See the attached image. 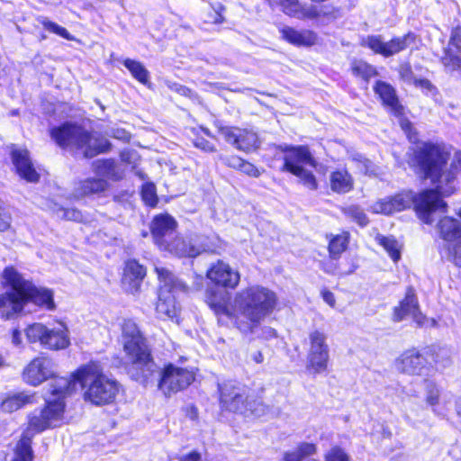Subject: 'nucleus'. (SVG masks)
Wrapping results in <instances>:
<instances>
[{"label": "nucleus", "mask_w": 461, "mask_h": 461, "mask_svg": "<svg viewBox=\"0 0 461 461\" xmlns=\"http://www.w3.org/2000/svg\"><path fill=\"white\" fill-rule=\"evenodd\" d=\"M281 39L297 48H311L319 41V36L313 30H297L292 26H283L279 29Z\"/></svg>", "instance_id": "26"}, {"label": "nucleus", "mask_w": 461, "mask_h": 461, "mask_svg": "<svg viewBox=\"0 0 461 461\" xmlns=\"http://www.w3.org/2000/svg\"><path fill=\"white\" fill-rule=\"evenodd\" d=\"M52 411H47L42 406L30 412L26 418V428L14 448V456L11 461H33L32 438L49 429L61 427Z\"/></svg>", "instance_id": "10"}, {"label": "nucleus", "mask_w": 461, "mask_h": 461, "mask_svg": "<svg viewBox=\"0 0 461 461\" xmlns=\"http://www.w3.org/2000/svg\"><path fill=\"white\" fill-rule=\"evenodd\" d=\"M5 365H6V363H5V355L3 354L2 350L0 349V368L5 366Z\"/></svg>", "instance_id": "62"}, {"label": "nucleus", "mask_w": 461, "mask_h": 461, "mask_svg": "<svg viewBox=\"0 0 461 461\" xmlns=\"http://www.w3.org/2000/svg\"><path fill=\"white\" fill-rule=\"evenodd\" d=\"M439 60L446 71L461 72V22L458 21L451 27L447 43L443 48Z\"/></svg>", "instance_id": "18"}, {"label": "nucleus", "mask_w": 461, "mask_h": 461, "mask_svg": "<svg viewBox=\"0 0 461 461\" xmlns=\"http://www.w3.org/2000/svg\"><path fill=\"white\" fill-rule=\"evenodd\" d=\"M135 152L131 149H123L120 152L119 158L121 161L127 165H134L135 160L133 159Z\"/></svg>", "instance_id": "56"}, {"label": "nucleus", "mask_w": 461, "mask_h": 461, "mask_svg": "<svg viewBox=\"0 0 461 461\" xmlns=\"http://www.w3.org/2000/svg\"><path fill=\"white\" fill-rule=\"evenodd\" d=\"M147 273V267L137 258H127L123 262L121 274L120 283L122 287L127 294H139Z\"/></svg>", "instance_id": "20"}, {"label": "nucleus", "mask_w": 461, "mask_h": 461, "mask_svg": "<svg viewBox=\"0 0 461 461\" xmlns=\"http://www.w3.org/2000/svg\"><path fill=\"white\" fill-rule=\"evenodd\" d=\"M209 10L206 14V23L213 25H219L225 23L226 7L220 0H210Z\"/></svg>", "instance_id": "43"}, {"label": "nucleus", "mask_w": 461, "mask_h": 461, "mask_svg": "<svg viewBox=\"0 0 461 461\" xmlns=\"http://www.w3.org/2000/svg\"><path fill=\"white\" fill-rule=\"evenodd\" d=\"M49 134L55 144L64 150L81 153L86 159L112 150L111 141L104 136H94L91 131L74 122H64L49 130Z\"/></svg>", "instance_id": "5"}, {"label": "nucleus", "mask_w": 461, "mask_h": 461, "mask_svg": "<svg viewBox=\"0 0 461 461\" xmlns=\"http://www.w3.org/2000/svg\"><path fill=\"white\" fill-rule=\"evenodd\" d=\"M350 72L355 78L360 79L366 84L378 76L377 68L361 59H354L350 62Z\"/></svg>", "instance_id": "38"}, {"label": "nucleus", "mask_w": 461, "mask_h": 461, "mask_svg": "<svg viewBox=\"0 0 461 461\" xmlns=\"http://www.w3.org/2000/svg\"><path fill=\"white\" fill-rule=\"evenodd\" d=\"M54 362L51 357L47 355L41 354L33 357L23 368L22 372L23 381L28 385L36 387L45 381L53 379L54 381L50 384V393L51 385L60 378L55 374L53 370Z\"/></svg>", "instance_id": "16"}, {"label": "nucleus", "mask_w": 461, "mask_h": 461, "mask_svg": "<svg viewBox=\"0 0 461 461\" xmlns=\"http://www.w3.org/2000/svg\"><path fill=\"white\" fill-rule=\"evenodd\" d=\"M286 15L299 20H321L328 23L341 17L342 12L340 8L333 5H322L320 8L306 7L300 5L297 0L296 5L288 9Z\"/></svg>", "instance_id": "23"}, {"label": "nucleus", "mask_w": 461, "mask_h": 461, "mask_svg": "<svg viewBox=\"0 0 461 461\" xmlns=\"http://www.w3.org/2000/svg\"><path fill=\"white\" fill-rule=\"evenodd\" d=\"M28 336L50 350L67 348L70 340L66 330L50 329L42 323H33L28 330Z\"/></svg>", "instance_id": "17"}, {"label": "nucleus", "mask_w": 461, "mask_h": 461, "mask_svg": "<svg viewBox=\"0 0 461 461\" xmlns=\"http://www.w3.org/2000/svg\"><path fill=\"white\" fill-rule=\"evenodd\" d=\"M122 64L138 82L142 85L149 84V73L141 62L131 59H125Z\"/></svg>", "instance_id": "42"}, {"label": "nucleus", "mask_w": 461, "mask_h": 461, "mask_svg": "<svg viewBox=\"0 0 461 461\" xmlns=\"http://www.w3.org/2000/svg\"><path fill=\"white\" fill-rule=\"evenodd\" d=\"M328 242V260L320 264L321 269L330 276L345 277L356 272L358 268V260L357 256H347L342 258V254L349 247L351 235L347 230H342L339 233H328L325 235Z\"/></svg>", "instance_id": "8"}, {"label": "nucleus", "mask_w": 461, "mask_h": 461, "mask_svg": "<svg viewBox=\"0 0 461 461\" xmlns=\"http://www.w3.org/2000/svg\"><path fill=\"white\" fill-rule=\"evenodd\" d=\"M158 279L159 281V293L175 295L177 293H187L189 286L187 284L175 276V275L166 267H156Z\"/></svg>", "instance_id": "28"}, {"label": "nucleus", "mask_w": 461, "mask_h": 461, "mask_svg": "<svg viewBox=\"0 0 461 461\" xmlns=\"http://www.w3.org/2000/svg\"><path fill=\"white\" fill-rule=\"evenodd\" d=\"M42 27L48 32L57 34L59 37L68 40L73 41L74 37L69 33V32L65 28L58 24L57 23L50 21L47 18H44L40 21Z\"/></svg>", "instance_id": "48"}, {"label": "nucleus", "mask_w": 461, "mask_h": 461, "mask_svg": "<svg viewBox=\"0 0 461 461\" xmlns=\"http://www.w3.org/2000/svg\"><path fill=\"white\" fill-rule=\"evenodd\" d=\"M219 404L221 413L245 414L249 410L248 396L233 384L220 389Z\"/></svg>", "instance_id": "19"}, {"label": "nucleus", "mask_w": 461, "mask_h": 461, "mask_svg": "<svg viewBox=\"0 0 461 461\" xmlns=\"http://www.w3.org/2000/svg\"><path fill=\"white\" fill-rule=\"evenodd\" d=\"M13 341L14 344H19L21 341V331L18 329L12 330Z\"/></svg>", "instance_id": "61"}, {"label": "nucleus", "mask_w": 461, "mask_h": 461, "mask_svg": "<svg viewBox=\"0 0 461 461\" xmlns=\"http://www.w3.org/2000/svg\"><path fill=\"white\" fill-rule=\"evenodd\" d=\"M398 118L400 127L404 132L407 140L411 143H416L415 147L420 145V143H421L422 141H418L419 133L416 128L414 127L413 123L407 117H405V114ZM411 149H412V147Z\"/></svg>", "instance_id": "46"}, {"label": "nucleus", "mask_w": 461, "mask_h": 461, "mask_svg": "<svg viewBox=\"0 0 461 461\" xmlns=\"http://www.w3.org/2000/svg\"><path fill=\"white\" fill-rule=\"evenodd\" d=\"M190 411H191V413L194 414V417L196 418L197 414H198L197 408L194 405H191Z\"/></svg>", "instance_id": "63"}, {"label": "nucleus", "mask_w": 461, "mask_h": 461, "mask_svg": "<svg viewBox=\"0 0 461 461\" xmlns=\"http://www.w3.org/2000/svg\"><path fill=\"white\" fill-rule=\"evenodd\" d=\"M318 453V446L315 442L300 441L293 449L285 450L280 461H320L313 456Z\"/></svg>", "instance_id": "33"}, {"label": "nucleus", "mask_w": 461, "mask_h": 461, "mask_svg": "<svg viewBox=\"0 0 461 461\" xmlns=\"http://www.w3.org/2000/svg\"><path fill=\"white\" fill-rule=\"evenodd\" d=\"M217 132L221 135L228 144L245 154L255 153L261 146V139L252 128L219 125Z\"/></svg>", "instance_id": "14"}, {"label": "nucleus", "mask_w": 461, "mask_h": 461, "mask_svg": "<svg viewBox=\"0 0 461 461\" xmlns=\"http://www.w3.org/2000/svg\"><path fill=\"white\" fill-rule=\"evenodd\" d=\"M9 155L14 166L13 171L20 179L31 184H36L40 181L41 174L37 170L27 149L12 147Z\"/></svg>", "instance_id": "21"}, {"label": "nucleus", "mask_w": 461, "mask_h": 461, "mask_svg": "<svg viewBox=\"0 0 461 461\" xmlns=\"http://www.w3.org/2000/svg\"><path fill=\"white\" fill-rule=\"evenodd\" d=\"M330 364V352L308 351L306 356L305 370L313 376L328 372Z\"/></svg>", "instance_id": "36"}, {"label": "nucleus", "mask_w": 461, "mask_h": 461, "mask_svg": "<svg viewBox=\"0 0 461 461\" xmlns=\"http://www.w3.org/2000/svg\"><path fill=\"white\" fill-rule=\"evenodd\" d=\"M375 240L382 247L393 263H398L402 258L403 245L393 235L376 234Z\"/></svg>", "instance_id": "37"}, {"label": "nucleus", "mask_w": 461, "mask_h": 461, "mask_svg": "<svg viewBox=\"0 0 461 461\" xmlns=\"http://www.w3.org/2000/svg\"><path fill=\"white\" fill-rule=\"evenodd\" d=\"M190 132V140L193 145L206 153H214L217 151L215 145L216 137L212 131L202 125L191 127L188 129Z\"/></svg>", "instance_id": "32"}, {"label": "nucleus", "mask_w": 461, "mask_h": 461, "mask_svg": "<svg viewBox=\"0 0 461 461\" xmlns=\"http://www.w3.org/2000/svg\"><path fill=\"white\" fill-rule=\"evenodd\" d=\"M180 461H202V456L198 451L193 450L183 456Z\"/></svg>", "instance_id": "57"}, {"label": "nucleus", "mask_w": 461, "mask_h": 461, "mask_svg": "<svg viewBox=\"0 0 461 461\" xmlns=\"http://www.w3.org/2000/svg\"><path fill=\"white\" fill-rule=\"evenodd\" d=\"M177 228V221L167 212L155 214L149 224L152 241L159 250L179 258L196 257L197 249L183 236L176 234Z\"/></svg>", "instance_id": "6"}, {"label": "nucleus", "mask_w": 461, "mask_h": 461, "mask_svg": "<svg viewBox=\"0 0 461 461\" xmlns=\"http://www.w3.org/2000/svg\"><path fill=\"white\" fill-rule=\"evenodd\" d=\"M13 218L11 213L0 203V232L11 231L14 233L12 226Z\"/></svg>", "instance_id": "50"}, {"label": "nucleus", "mask_w": 461, "mask_h": 461, "mask_svg": "<svg viewBox=\"0 0 461 461\" xmlns=\"http://www.w3.org/2000/svg\"><path fill=\"white\" fill-rule=\"evenodd\" d=\"M417 41L418 35L409 31L402 36H393L388 41H384L383 37L379 34L368 35L361 41L360 45L369 49L375 55L390 58L406 50L410 46L415 45Z\"/></svg>", "instance_id": "13"}, {"label": "nucleus", "mask_w": 461, "mask_h": 461, "mask_svg": "<svg viewBox=\"0 0 461 461\" xmlns=\"http://www.w3.org/2000/svg\"><path fill=\"white\" fill-rule=\"evenodd\" d=\"M30 303L40 308H44L49 311H52L56 307L53 298V292L50 289L37 287L34 285H32L29 303Z\"/></svg>", "instance_id": "40"}, {"label": "nucleus", "mask_w": 461, "mask_h": 461, "mask_svg": "<svg viewBox=\"0 0 461 461\" xmlns=\"http://www.w3.org/2000/svg\"><path fill=\"white\" fill-rule=\"evenodd\" d=\"M425 401L430 406H435L439 403L440 393L434 382H429L427 389Z\"/></svg>", "instance_id": "51"}, {"label": "nucleus", "mask_w": 461, "mask_h": 461, "mask_svg": "<svg viewBox=\"0 0 461 461\" xmlns=\"http://www.w3.org/2000/svg\"><path fill=\"white\" fill-rule=\"evenodd\" d=\"M373 91L382 106L391 114L395 117H402L405 114V108L397 95L396 89L390 83L378 79L373 85Z\"/></svg>", "instance_id": "24"}, {"label": "nucleus", "mask_w": 461, "mask_h": 461, "mask_svg": "<svg viewBox=\"0 0 461 461\" xmlns=\"http://www.w3.org/2000/svg\"><path fill=\"white\" fill-rule=\"evenodd\" d=\"M5 284L10 291L0 294V314L8 320L15 314L21 313L29 298L33 284L23 278V275L13 266L5 267L2 272Z\"/></svg>", "instance_id": "9"}, {"label": "nucleus", "mask_w": 461, "mask_h": 461, "mask_svg": "<svg viewBox=\"0 0 461 461\" xmlns=\"http://www.w3.org/2000/svg\"><path fill=\"white\" fill-rule=\"evenodd\" d=\"M351 160L361 167V171L365 176H375L377 175L375 165L366 156L362 154H355Z\"/></svg>", "instance_id": "47"}, {"label": "nucleus", "mask_w": 461, "mask_h": 461, "mask_svg": "<svg viewBox=\"0 0 461 461\" xmlns=\"http://www.w3.org/2000/svg\"><path fill=\"white\" fill-rule=\"evenodd\" d=\"M221 159L227 167L239 171L249 177L258 178L262 174V171L255 164L240 155L224 156Z\"/></svg>", "instance_id": "34"}, {"label": "nucleus", "mask_w": 461, "mask_h": 461, "mask_svg": "<svg viewBox=\"0 0 461 461\" xmlns=\"http://www.w3.org/2000/svg\"><path fill=\"white\" fill-rule=\"evenodd\" d=\"M66 216L69 218H73L74 220H78L81 217V213L79 211L76 209H68L65 212Z\"/></svg>", "instance_id": "59"}, {"label": "nucleus", "mask_w": 461, "mask_h": 461, "mask_svg": "<svg viewBox=\"0 0 461 461\" xmlns=\"http://www.w3.org/2000/svg\"><path fill=\"white\" fill-rule=\"evenodd\" d=\"M341 213L350 221L356 223L359 228H366L370 220L365 210L358 204H349L340 208Z\"/></svg>", "instance_id": "41"}, {"label": "nucleus", "mask_w": 461, "mask_h": 461, "mask_svg": "<svg viewBox=\"0 0 461 461\" xmlns=\"http://www.w3.org/2000/svg\"><path fill=\"white\" fill-rule=\"evenodd\" d=\"M413 85L430 93H436L437 87L428 78H416Z\"/></svg>", "instance_id": "54"}, {"label": "nucleus", "mask_w": 461, "mask_h": 461, "mask_svg": "<svg viewBox=\"0 0 461 461\" xmlns=\"http://www.w3.org/2000/svg\"><path fill=\"white\" fill-rule=\"evenodd\" d=\"M108 180L104 177L89 176L80 179L75 187V195L78 198L101 196L109 188Z\"/></svg>", "instance_id": "29"}, {"label": "nucleus", "mask_w": 461, "mask_h": 461, "mask_svg": "<svg viewBox=\"0 0 461 461\" xmlns=\"http://www.w3.org/2000/svg\"><path fill=\"white\" fill-rule=\"evenodd\" d=\"M414 322L417 324L418 327L422 328L425 326H428L429 323L431 324V326H434L436 324V321L434 319H428L426 315H424L420 312V308L419 307V310L415 311L413 314L411 315Z\"/></svg>", "instance_id": "53"}, {"label": "nucleus", "mask_w": 461, "mask_h": 461, "mask_svg": "<svg viewBox=\"0 0 461 461\" xmlns=\"http://www.w3.org/2000/svg\"><path fill=\"white\" fill-rule=\"evenodd\" d=\"M196 379V369L194 367L177 366L168 362L159 369L157 366V374L152 384L156 382L157 387L165 397L169 398L174 394L186 390ZM149 385H151L149 384Z\"/></svg>", "instance_id": "12"}, {"label": "nucleus", "mask_w": 461, "mask_h": 461, "mask_svg": "<svg viewBox=\"0 0 461 461\" xmlns=\"http://www.w3.org/2000/svg\"><path fill=\"white\" fill-rule=\"evenodd\" d=\"M77 385L83 401L96 407L115 403L122 390V384L107 375L98 360H89L78 366L68 377H60L51 385V397L45 398L41 405L56 415V421L60 426L66 421V400L76 393Z\"/></svg>", "instance_id": "2"}, {"label": "nucleus", "mask_w": 461, "mask_h": 461, "mask_svg": "<svg viewBox=\"0 0 461 461\" xmlns=\"http://www.w3.org/2000/svg\"><path fill=\"white\" fill-rule=\"evenodd\" d=\"M93 171L101 176H104L106 180L119 182L124 178V173L118 168L114 158H100L93 162Z\"/></svg>", "instance_id": "35"}, {"label": "nucleus", "mask_w": 461, "mask_h": 461, "mask_svg": "<svg viewBox=\"0 0 461 461\" xmlns=\"http://www.w3.org/2000/svg\"><path fill=\"white\" fill-rule=\"evenodd\" d=\"M438 238L443 240V249L456 262L461 258V221L453 216L444 215L436 224Z\"/></svg>", "instance_id": "15"}, {"label": "nucleus", "mask_w": 461, "mask_h": 461, "mask_svg": "<svg viewBox=\"0 0 461 461\" xmlns=\"http://www.w3.org/2000/svg\"><path fill=\"white\" fill-rule=\"evenodd\" d=\"M269 148L275 156L273 160L283 159V164L280 167L281 172L296 176L299 182L309 190L318 189L319 184L315 175L304 167L305 165L316 166V159L308 145L272 144Z\"/></svg>", "instance_id": "7"}, {"label": "nucleus", "mask_w": 461, "mask_h": 461, "mask_svg": "<svg viewBox=\"0 0 461 461\" xmlns=\"http://www.w3.org/2000/svg\"><path fill=\"white\" fill-rule=\"evenodd\" d=\"M324 461H351L348 452L340 446H332L323 456Z\"/></svg>", "instance_id": "49"}, {"label": "nucleus", "mask_w": 461, "mask_h": 461, "mask_svg": "<svg viewBox=\"0 0 461 461\" xmlns=\"http://www.w3.org/2000/svg\"><path fill=\"white\" fill-rule=\"evenodd\" d=\"M420 303L413 286H408L402 299H401L392 311V320L400 322L408 315H412L419 310Z\"/></svg>", "instance_id": "30"}, {"label": "nucleus", "mask_w": 461, "mask_h": 461, "mask_svg": "<svg viewBox=\"0 0 461 461\" xmlns=\"http://www.w3.org/2000/svg\"><path fill=\"white\" fill-rule=\"evenodd\" d=\"M450 151L443 142L423 140L409 149L406 163L421 181H429L434 187H428L411 194V204L417 217L425 224H431L433 214L448 211L443 196H450L456 191L451 184L461 173V153H456L450 161Z\"/></svg>", "instance_id": "1"}, {"label": "nucleus", "mask_w": 461, "mask_h": 461, "mask_svg": "<svg viewBox=\"0 0 461 461\" xmlns=\"http://www.w3.org/2000/svg\"><path fill=\"white\" fill-rule=\"evenodd\" d=\"M411 205V194L401 192L383 199H379L374 204V212L391 215L402 212Z\"/></svg>", "instance_id": "25"}, {"label": "nucleus", "mask_w": 461, "mask_h": 461, "mask_svg": "<svg viewBox=\"0 0 461 461\" xmlns=\"http://www.w3.org/2000/svg\"><path fill=\"white\" fill-rule=\"evenodd\" d=\"M439 359L438 350L434 345L412 346L402 351L393 365L402 375L421 376L436 371Z\"/></svg>", "instance_id": "11"}, {"label": "nucleus", "mask_w": 461, "mask_h": 461, "mask_svg": "<svg viewBox=\"0 0 461 461\" xmlns=\"http://www.w3.org/2000/svg\"><path fill=\"white\" fill-rule=\"evenodd\" d=\"M204 302L217 318L227 317L239 330L251 333L276 310L278 298L269 288L251 285L235 294L233 306L230 297L215 288L206 290Z\"/></svg>", "instance_id": "3"}, {"label": "nucleus", "mask_w": 461, "mask_h": 461, "mask_svg": "<svg viewBox=\"0 0 461 461\" xmlns=\"http://www.w3.org/2000/svg\"><path fill=\"white\" fill-rule=\"evenodd\" d=\"M297 0H280L279 5L281 6L282 12L286 14L288 12V9H291V7H294L296 5Z\"/></svg>", "instance_id": "58"}, {"label": "nucleus", "mask_w": 461, "mask_h": 461, "mask_svg": "<svg viewBox=\"0 0 461 461\" xmlns=\"http://www.w3.org/2000/svg\"><path fill=\"white\" fill-rule=\"evenodd\" d=\"M456 215L461 219V207L458 209Z\"/></svg>", "instance_id": "64"}, {"label": "nucleus", "mask_w": 461, "mask_h": 461, "mask_svg": "<svg viewBox=\"0 0 461 461\" xmlns=\"http://www.w3.org/2000/svg\"><path fill=\"white\" fill-rule=\"evenodd\" d=\"M120 328L126 358L123 363L125 373L132 381L146 387L154 382L157 374L152 346L133 319H123Z\"/></svg>", "instance_id": "4"}, {"label": "nucleus", "mask_w": 461, "mask_h": 461, "mask_svg": "<svg viewBox=\"0 0 461 461\" xmlns=\"http://www.w3.org/2000/svg\"><path fill=\"white\" fill-rule=\"evenodd\" d=\"M321 296L323 301L331 308H334L336 305V299L334 294L327 288H323L321 291Z\"/></svg>", "instance_id": "55"}, {"label": "nucleus", "mask_w": 461, "mask_h": 461, "mask_svg": "<svg viewBox=\"0 0 461 461\" xmlns=\"http://www.w3.org/2000/svg\"><path fill=\"white\" fill-rule=\"evenodd\" d=\"M140 198L144 205L149 208H156L158 203L156 185L152 182H147L141 185Z\"/></svg>", "instance_id": "45"}, {"label": "nucleus", "mask_w": 461, "mask_h": 461, "mask_svg": "<svg viewBox=\"0 0 461 461\" xmlns=\"http://www.w3.org/2000/svg\"><path fill=\"white\" fill-rule=\"evenodd\" d=\"M156 312L163 318L174 319L177 317L179 308L175 295L159 293L156 303Z\"/></svg>", "instance_id": "39"}, {"label": "nucleus", "mask_w": 461, "mask_h": 461, "mask_svg": "<svg viewBox=\"0 0 461 461\" xmlns=\"http://www.w3.org/2000/svg\"><path fill=\"white\" fill-rule=\"evenodd\" d=\"M205 276L214 286L227 290H235L240 282V272L221 259L211 265Z\"/></svg>", "instance_id": "22"}, {"label": "nucleus", "mask_w": 461, "mask_h": 461, "mask_svg": "<svg viewBox=\"0 0 461 461\" xmlns=\"http://www.w3.org/2000/svg\"><path fill=\"white\" fill-rule=\"evenodd\" d=\"M327 334L321 330H313L309 333V350L316 352H330L327 343Z\"/></svg>", "instance_id": "44"}, {"label": "nucleus", "mask_w": 461, "mask_h": 461, "mask_svg": "<svg viewBox=\"0 0 461 461\" xmlns=\"http://www.w3.org/2000/svg\"><path fill=\"white\" fill-rule=\"evenodd\" d=\"M398 75L400 79L406 83L411 82L413 84V80L416 79L411 65L409 62L402 63L399 66Z\"/></svg>", "instance_id": "52"}, {"label": "nucleus", "mask_w": 461, "mask_h": 461, "mask_svg": "<svg viewBox=\"0 0 461 461\" xmlns=\"http://www.w3.org/2000/svg\"><path fill=\"white\" fill-rule=\"evenodd\" d=\"M330 190L337 194H346L355 188V179L346 167L333 169L329 176Z\"/></svg>", "instance_id": "31"}, {"label": "nucleus", "mask_w": 461, "mask_h": 461, "mask_svg": "<svg viewBox=\"0 0 461 461\" xmlns=\"http://www.w3.org/2000/svg\"><path fill=\"white\" fill-rule=\"evenodd\" d=\"M252 359L255 363L257 364H261L263 363L264 361V356H263V353L261 351H257L253 354L252 356Z\"/></svg>", "instance_id": "60"}, {"label": "nucleus", "mask_w": 461, "mask_h": 461, "mask_svg": "<svg viewBox=\"0 0 461 461\" xmlns=\"http://www.w3.org/2000/svg\"><path fill=\"white\" fill-rule=\"evenodd\" d=\"M35 392L28 393L21 391L17 393H7L0 401V410L4 413H13L20 409L36 402Z\"/></svg>", "instance_id": "27"}]
</instances>
